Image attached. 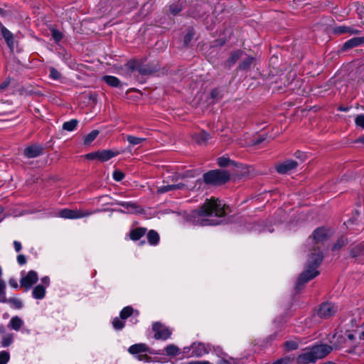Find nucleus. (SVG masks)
Wrapping results in <instances>:
<instances>
[{
  "mask_svg": "<svg viewBox=\"0 0 364 364\" xmlns=\"http://www.w3.org/2000/svg\"><path fill=\"white\" fill-rule=\"evenodd\" d=\"M230 160L228 157H225V156L220 157L218 159V165L221 167L227 166L230 164Z\"/></svg>",
  "mask_w": 364,
  "mask_h": 364,
  "instance_id": "obj_45",
  "label": "nucleus"
},
{
  "mask_svg": "<svg viewBox=\"0 0 364 364\" xmlns=\"http://www.w3.org/2000/svg\"><path fill=\"white\" fill-rule=\"evenodd\" d=\"M336 31L339 33H357L358 32V30H355L346 26H339L336 28Z\"/></svg>",
  "mask_w": 364,
  "mask_h": 364,
  "instance_id": "obj_40",
  "label": "nucleus"
},
{
  "mask_svg": "<svg viewBox=\"0 0 364 364\" xmlns=\"http://www.w3.org/2000/svg\"><path fill=\"white\" fill-rule=\"evenodd\" d=\"M0 29L1 35L3 36L7 46L11 50L14 49V41L13 34L0 22Z\"/></svg>",
  "mask_w": 364,
  "mask_h": 364,
  "instance_id": "obj_15",
  "label": "nucleus"
},
{
  "mask_svg": "<svg viewBox=\"0 0 364 364\" xmlns=\"http://www.w3.org/2000/svg\"><path fill=\"white\" fill-rule=\"evenodd\" d=\"M85 158L89 160H94V159L99 160V153H98V151L89 153L85 155Z\"/></svg>",
  "mask_w": 364,
  "mask_h": 364,
  "instance_id": "obj_51",
  "label": "nucleus"
},
{
  "mask_svg": "<svg viewBox=\"0 0 364 364\" xmlns=\"http://www.w3.org/2000/svg\"><path fill=\"white\" fill-rule=\"evenodd\" d=\"M254 61V58L252 57H247L245 58L242 62L240 64L239 68L241 70H247L250 68L251 65Z\"/></svg>",
  "mask_w": 364,
  "mask_h": 364,
  "instance_id": "obj_34",
  "label": "nucleus"
},
{
  "mask_svg": "<svg viewBox=\"0 0 364 364\" xmlns=\"http://www.w3.org/2000/svg\"><path fill=\"white\" fill-rule=\"evenodd\" d=\"M213 348V351L215 352V353L218 356V357H223V356H225V353L223 352L222 349L220 348V347H211V349Z\"/></svg>",
  "mask_w": 364,
  "mask_h": 364,
  "instance_id": "obj_52",
  "label": "nucleus"
},
{
  "mask_svg": "<svg viewBox=\"0 0 364 364\" xmlns=\"http://www.w3.org/2000/svg\"><path fill=\"white\" fill-rule=\"evenodd\" d=\"M146 233V229L136 228L132 230L130 233V237L133 240H139Z\"/></svg>",
  "mask_w": 364,
  "mask_h": 364,
  "instance_id": "obj_27",
  "label": "nucleus"
},
{
  "mask_svg": "<svg viewBox=\"0 0 364 364\" xmlns=\"http://www.w3.org/2000/svg\"><path fill=\"white\" fill-rule=\"evenodd\" d=\"M98 153L99 161H107L119 154L118 151L115 152L112 150H102L99 151Z\"/></svg>",
  "mask_w": 364,
  "mask_h": 364,
  "instance_id": "obj_23",
  "label": "nucleus"
},
{
  "mask_svg": "<svg viewBox=\"0 0 364 364\" xmlns=\"http://www.w3.org/2000/svg\"><path fill=\"white\" fill-rule=\"evenodd\" d=\"M211 351V346L200 342H194L191 346L184 347L182 353L185 357L200 358Z\"/></svg>",
  "mask_w": 364,
  "mask_h": 364,
  "instance_id": "obj_5",
  "label": "nucleus"
},
{
  "mask_svg": "<svg viewBox=\"0 0 364 364\" xmlns=\"http://www.w3.org/2000/svg\"><path fill=\"white\" fill-rule=\"evenodd\" d=\"M46 288L43 285L38 284L32 291V296L35 299H43L46 296Z\"/></svg>",
  "mask_w": 364,
  "mask_h": 364,
  "instance_id": "obj_22",
  "label": "nucleus"
},
{
  "mask_svg": "<svg viewBox=\"0 0 364 364\" xmlns=\"http://www.w3.org/2000/svg\"><path fill=\"white\" fill-rule=\"evenodd\" d=\"M139 315V311L137 310H134L132 306H129L123 308L119 314L120 318L122 320H125L131 316H133L134 318H136Z\"/></svg>",
  "mask_w": 364,
  "mask_h": 364,
  "instance_id": "obj_17",
  "label": "nucleus"
},
{
  "mask_svg": "<svg viewBox=\"0 0 364 364\" xmlns=\"http://www.w3.org/2000/svg\"><path fill=\"white\" fill-rule=\"evenodd\" d=\"M41 285H43L44 287H46V288H47L50 285V278L48 276L43 277L41 278Z\"/></svg>",
  "mask_w": 364,
  "mask_h": 364,
  "instance_id": "obj_55",
  "label": "nucleus"
},
{
  "mask_svg": "<svg viewBox=\"0 0 364 364\" xmlns=\"http://www.w3.org/2000/svg\"><path fill=\"white\" fill-rule=\"evenodd\" d=\"M264 140V137H259L258 139H257L255 142H254V144H257L262 141H263Z\"/></svg>",
  "mask_w": 364,
  "mask_h": 364,
  "instance_id": "obj_59",
  "label": "nucleus"
},
{
  "mask_svg": "<svg viewBox=\"0 0 364 364\" xmlns=\"http://www.w3.org/2000/svg\"><path fill=\"white\" fill-rule=\"evenodd\" d=\"M193 37V35L191 34V33H188L186 36H185V38H184V41L186 42V43H187L188 41H191V39Z\"/></svg>",
  "mask_w": 364,
  "mask_h": 364,
  "instance_id": "obj_58",
  "label": "nucleus"
},
{
  "mask_svg": "<svg viewBox=\"0 0 364 364\" xmlns=\"http://www.w3.org/2000/svg\"><path fill=\"white\" fill-rule=\"evenodd\" d=\"M6 284L4 281H0V302H6Z\"/></svg>",
  "mask_w": 364,
  "mask_h": 364,
  "instance_id": "obj_38",
  "label": "nucleus"
},
{
  "mask_svg": "<svg viewBox=\"0 0 364 364\" xmlns=\"http://www.w3.org/2000/svg\"><path fill=\"white\" fill-rule=\"evenodd\" d=\"M41 153L42 147L37 144L28 146L23 151L25 156L28 159L36 158L41 155Z\"/></svg>",
  "mask_w": 364,
  "mask_h": 364,
  "instance_id": "obj_12",
  "label": "nucleus"
},
{
  "mask_svg": "<svg viewBox=\"0 0 364 364\" xmlns=\"http://www.w3.org/2000/svg\"><path fill=\"white\" fill-rule=\"evenodd\" d=\"M6 301L12 304L16 309H21L23 306L22 301L17 298H10L9 300H6Z\"/></svg>",
  "mask_w": 364,
  "mask_h": 364,
  "instance_id": "obj_41",
  "label": "nucleus"
},
{
  "mask_svg": "<svg viewBox=\"0 0 364 364\" xmlns=\"http://www.w3.org/2000/svg\"><path fill=\"white\" fill-rule=\"evenodd\" d=\"M51 33H52L53 38L54 39V41L56 43L61 41V39L63 38V33L60 31H59L56 29H52Z\"/></svg>",
  "mask_w": 364,
  "mask_h": 364,
  "instance_id": "obj_43",
  "label": "nucleus"
},
{
  "mask_svg": "<svg viewBox=\"0 0 364 364\" xmlns=\"http://www.w3.org/2000/svg\"><path fill=\"white\" fill-rule=\"evenodd\" d=\"M186 176L175 174L171 177V184L163 185L157 188L156 192L159 194L165 193L175 190H193L196 186L202 183L201 181L196 180L194 183L189 182L186 179Z\"/></svg>",
  "mask_w": 364,
  "mask_h": 364,
  "instance_id": "obj_4",
  "label": "nucleus"
},
{
  "mask_svg": "<svg viewBox=\"0 0 364 364\" xmlns=\"http://www.w3.org/2000/svg\"><path fill=\"white\" fill-rule=\"evenodd\" d=\"M355 124L357 126L364 128V115L360 114L355 118Z\"/></svg>",
  "mask_w": 364,
  "mask_h": 364,
  "instance_id": "obj_49",
  "label": "nucleus"
},
{
  "mask_svg": "<svg viewBox=\"0 0 364 364\" xmlns=\"http://www.w3.org/2000/svg\"><path fill=\"white\" fill-rule=\"evenodd\" d=\"M136 359H137L139 361L144 362V363H149L151 362V358L149 357L146 353H141L139 355H136Z\"/></svg>",
  "mask_w": 364,
  "mask_h": 364,
  "instance_id": "obj_42",
  "label": "nucleus"
},
{
  "mask_svg": "<svg viewBox=\"0 0 364 364\" xmlns=\"http://www.w3.org/2000/svg\"><path fill=\"white\" fill-rule=\"evenodd\" d=\"M14 246L15 250L17 252H20L21 248H22L21 242H19L18 241H14Z\"/></svg>",
  "mask_w": 364,
  "mask_h": 364,
  "instance_id": "obj_56",
  "label": "nucleus"
},
{
  "mask_svg": "<svg viewBox=\"0 0 364 364\" xmlns=\"http://www.w3.org/2000/svg\"><path fill=\"white\" fill-rule=\"evenodd\" d=\"M358 141H360V142H362L364 144V135L361 137H360L358 139Z\"/></svg>",
  "mask_w": 364,
  "mask_h": 364,
  "instance_id": "obj_61",
  "label": "nucleus"
},
{
  "mask_svg": "<svg viewBox=\"0 0 364 364\" xmlns=\"http://www.w3.org/2000/svg\"><path fill=\"white\" fill-rule=\"evenodd\" d=\"M297 163L293 160H287L277 166L278 173L285 174L297 166Z\"/></svg>",
  "mask_w": 364,
  "mask_h": 364,
  "instance_id": "obj_11",
  "label": "nucleus"
},
{
  "mask_svg": "<svg viewBox=\"0 0 364 364\" xmlns=\"http://www.w3.org/2000/svg\"><path fill=\"white\" fill-rule=\"evenodd\" d=\"M228 173L223 170H213L203 174V181L207 184L218 185L229 180Z\"/></svg>",
  "mask_w": 364,
  "mask_h": 364,
  "instance_id": "obj_6",
  "label": "nucleus"
},
{
  "mask_svg": "<svg viewBox=\"0 0 364 364\" xmlns=\"http://www.w3.org/2000/svg\"><path fill=\"white\" fill-rule=\"evenodd\" d=\"M224 205L221 200L214 198L206 200L200 209L192 212L191 220L195 225L200 226L218 225L220 223L218 220L210 219L208 217L213 215L218 218L223 217Z\"/></svg>",
  "mask_w": 364,
  "mask_h": 364,
  "instance_id": "obj_1",
  "label": "nucleus"
},
{
  "mask_svg": "<svg viewBox=\"0 0 364 364\" xmlns=\"http://www.w3.org/2000/svg\"><path fill=\"white\" fill-rule=\"evenodd\" d=\"M153 330L155 332L154 338L156 339L166 340L171 335V331L160 323H155L153 325Z\"/></svg>",
  "mask_w": 364,
  "mask_h": 364,
  "instance_id": "obj_10",
  "label": "nucleus"
},
{
  "mask_svg": "<svg viewBox=\"0 0 364 364\" xmlns=\"http://www.w3.org/2000/svg\"><path fill=\"white\" fill-rule=\"evenodd\" d=\"M209 138L210 135L204 131L200 132V133L196 134L194 136L196 141L198 144L205 143L209 139Z\"/></svg>",
  "mask_w": 364,
  "mask_h": 364,
  "instance_id": "obj_28",
  "label": "nucleus"
},
{
  "mask_svg": "<svg viewBox=\"0 0 364 364\" xmlns=\"http://www.w3.org/2000/svg\"><path fill=\"white\" fill-rule=\"evenodd\" d=\"M10 85V79H6L2 83L0 84V92L6 91Z\"/></svg>",
  "mask_w": 364,
  "mask_h": 364,
  "instance_id": "obj_48",
  "label": "nucleus"
},
{
  "mask_svg": "<svg viewBox=\"0 0 364 364\" xmlns=\"http://www.w3.org/2000/svg\"><path fill=\"white\" fill-rule=\"evenodd\" d=\"M10 360V354L6 350L0 351V364H7Z\"/></svg>",
  "mask_w": 364,
  "mask_h": 364,
  "instance_id": "obj_39",
  "label": "nucleus"
},
{
  "mask_svg": "<svg viewBox=\"0 0 364 364\" xmlns=\"http://www.w3.org/2000/svg\"><path fill=\"white\" fill-rule=\"evenodd\" d=\"M17 262L21 265L25 264L26 263V258L23 255H18L17 256Z\"/></svg>",
  "mask_w": 364,
  "mask_h": 364,
  "instance_id": "obj_53",
  "label": "nucleus"
},
{
  "mask_svg": "<svg viewBox=\"0 0 364 364\" xmlns=\"http://www.w3.org/2000/svg\"><path fill=\"white\" fill-rule=\"evenodd\" d=\"M4 208L2 206H0V214L3 212Z\"/></svg>",
  "mask_w": 364,
  "mask_h": 364,
  "instance_id": "obj_63",
  "label": "nucleus"
},
{
  "mask_svg": "<svg viewBox=\"0 0 364 364\" xmlns=\"http://www.w3.org/2000/svg\"><path fill=\"white\" fill-rule=\"evenodd\" d=\"M113 178L116 181H121L124 178V174L123 172L119 171V170H115L114 172H113Z\"/></svg>",
  "mask_w": 364,
  "mask_h": 364,
  "instance_id": "obj_46",
  "label": "nucleus"
},
{
  "mask_svg": "<svg viewBox=\"0 0 364 364\" xmlns=\"http://www.w3.org/2000/svg\"><path fill=\"white\" fill-rule=\"evenodd\" d=\"M181 364H213V363H210L208 360H194V361L183 363Z\"/></svg>",
  "mask_w": 364,
  "mask_h": 364,
  "instance_id": "obj_54",
  "label": "nucleus"
},
{
  "mask_svg": "<svg viewBox=\"0 0 364 364\" xmlns=\"http://www.w3.org/2000/svg\"><path fill=\"white\" fill-rule=\"evenodd\" d=\"M98 134V130H92L91 132H90L84 137L83 144L86 146L90 145L97 138Z\"/></svg>",
  "mask_w": 364,
  "mask_h": 364,
  "instance_id": "obj_25",
  "label": "nucleus"
},
{
  "mask_svg": "<svg viewBox=\"0 0 364 364\" xmlns=\"http://www.w3.org/2000/svg\"><path fill=\"white\" fill-rule=\"evenodd\" d=\"M158 67L156 65H144L139 61L138 71L141 75H147L157 71Z\"/></svg>",
  "mask_w": 364,
  "mask_h": 364,
  "instance_id": "obj_18",
  "label": "nucleus"
},
{
  "mask_svg": "<svg viewBox=\"0 0 364 364\" xmlns=\"http://www.w3.org/2000/svg\"><path fill=\"white\" fill-rule=\"evenodd\" d=\"M9 284L14 289H18V284L17 282L15 279H11L9 280Z\"/></svg>",
  "mask_w": 364,
  "mask_h": 364,
  "instance_id": "obj_57",
  "label": "nucleus"
},
{
  "mask_svg": "<svg viewBox=\"0 0 364 364\" xmlns=\"http://www.w3.org/2000/svg\"><path fill=\"white\" fill-rule=\"evenodd\" d=\"M242 51L241 50H237L233 53H232L230 57L228 58L227 63L228 66L231 67L232 66L237 60L242 56Z\"/></svg>",
  "mask_w": 364,
  "mask_h": 364,
  "instance_id": "obj_26",
  "label": "nucleus"
},
{
  "mask_svg": "<svg viewBox=\"0 0 364 364\" xmlns=\"http://www.w3.org/2000/svg\"><path fill=\"white\" fill-rule=\"evenodd\" d=\"M126 139H127V141L129 142V144L132 146L138 145V144L144 142V141H146L145 138L136 137V136H134L132 135H127Z\"/></svg>",
  "mask_w": 364,
  "mask_h": 364,
  "instance_id": "obj_32",
  "label": "nucleus"
},
{
  "mask_svg": "<svg viewBox=\"0 0 364 364\" xmlns=\"http://www.w3.org/2000/svg\"><path fill=\"white\" fill-rule=\"evenodd\" d=\"M139 61L136 60H130L122 68V73L124 75H130L134 70H138Z\"/></svg>",
  "mask_w": 364,
  "mask_h": 364,
  "instance_id": "obj_16",
  "label": "nucleus"
},
{
  "mask_svg": "<svg viewBox=\"0 0 364 364\" xmlns=\"http://www.w3.org/2000/svg\"><path fill=\"white\" fill-rule=\"evenodd\" d=\"M38 276L36 272L29 271L25 276L21 278L20 284L26 290L29 289L38 281Z\"/></svg>",
  "mask_w": 364,
  "mask_h": 364,
  "instance_id": "obj_9",
  "label": "nucleus"
},
{
  "mask_svg": "<svg viewBox=\"0 0 364 364\" xmlns=\"http://www.w3.org/2000/svg\"><path fill=\"white\" fill-rule=\"evenodd\" d=\"M23 323L24 322L21 318L18 316H15L11 318L8 326L16 331H18L23 326Z\"/></svg>",
  "mask_w": 364,
  "mask_h": 364,
  "instance_id": "obj_20",
  "label": "nucleus"
},
{
  "mask_svg": "<svg viewBox=\"0 0 364 364\" xmlns=\"http://www.w3.org/2000/svg\"><path fill=\"white\" fill-rule=\"evenodd\" d=\"M294 361V358L293 356H284L277 360L272 364H292Z\"/></svg>",
  "mask_w": 364,
  "mask_h": 364,
  "instance_id": "obj_35",
  "label": "nucleus"
},
{
  "mask_svg": "<svg viewBox=\"0 0 364 364\" xmlns=\"http://www.w3.org/2000/svg\"><path fill=\"white\" fill-rule=\"evenodd\" d=\"M339 109H340L341 111H344V112H346V111H347L348 109L347 107H340V108H339Z\"/></svg>",
  "mask_w": 364,
  "mask_h": 364,
  "instance_id": "obj_62",
  "label": "nucleus"
},
{
  "mask_svg": "<svg viewBox=\"0 0 364 364\" xmlns=\"http://www.w3.org/2000/svg\"><path fill=\"white\" fill-rule=\"evenodd\" d=\"M147 239L150 245H155L159 240V235L156 231L150 230L147 235Z\"/></svg>",
  "mask_w": 364,
  "mask_h": 364,
  "instance_id": "obj_29",
  "label": "nucleus"
},
{
  "mask_svg": "<svg viewBox=\"0 0 364 364\" xmlns=\"http://www.w3.org/2000/svg\"><path fill=\"white\" fill-rule=\"evenodd\" d=\"M337 310L338 308L334 304L326 302L320 306L317 314L321 318H328L334 315Z\"/></svg>",
  "mask_w": 364,
  "mask_h": 364,
  "instance_id": "obj_8",
  "label": "nucleus"
},
{
  "mask_svg": "<svg viewBox=\"0 0 364 364\" xmlns=\"http://www.w3.org/2000/svg\"><path fill=\"white\" fill-rule=\"evenodd\" d=\"M214 94H215V91H213V92H211V95H212V97H214Z\"/></svg>",
  "mask_w": 364,
  "mask_h": 364,
  "instance_id": "obj_64",
  "label": "nucleus"
},
{
  "mask_svg": "<svg viewBox=\"0 0 364 364\" xmlns=\"http://www.w3.org/2000/svg\"><path fill=\"white\" fill-rule=\"evenodd\" d=\"M98 210L88 211L80 209L70 210L64 208L60 210L58 213V216L65 219H79L89 216Z\"/></svg>",
  "mask_w": 364,
  "mask_h": 364,
  "instance_id": "obj_7",
  "label": "nucleus"
},
{
  "mask_svg": "<svg viewBox=\"0 0 364 364\" xmlns=\"http://www.w3.org/2000/svg\"><path fill=\"white\" fill-rule=\"evenodd\" d=\"M328 237V232L323 228H317L314 230L312 235V240L315 244H319L326 240Z\"/></svg>",
  "mask_w": 364,
  "mask_h": 364,
  "instance_id": "obj_14",
  "label": "nucleus"
},
{
  "mask_svg": "<svg viewBox=\"0 0 364 364\" xmlns=\"http://www.w3.org/2000/svg\"><path fill=\"white\" fill-rule=\"evenodd\" d=\"M77 123L78 122L77 119H71L70 121L65 122L63 124V129L68 132H72L75 130Z\"/></svg>",
  "mask_w": 364,
  "mask_h": 364,
  "instance_id": "obj_31",
  "label": "nucleus"
},
{
  "mask_svg": "<svg viewBox=\"0 0 364 364\" xmlns=\"http://www.w3.org/2000/svg\"><path fill=\"white\" fill-rule=\"evenodd\" d=\"M128 352L130 354L134 355V357H136V355H139L141 353H150V349L144 343H136V344L132 345L128 348Z\"/></svg>",
  "mask_w": 364,
  "mask_h": 364,
  "instance_id": "obj_13",
  "label": "nucleus"
},
{
  "mask_svg": "<svg viewBox=\"0 0 364 364\" xmlns=\"http://www.w3.org/2000/svg\"><path fill=\"white\" fill-rule=\"evenodd\" d=\"M166 353L168 355H176L179 354V348L173 344L168 345L165 348Z\"/></svg>",
  "mask_w": 364,
  "mask_h": 364,
  "instance_id": "obj_33",
  "label": "nucleus"
},
{
  "mask_svg": "<svg viewBox=\"0 0 364 364\" xmlns=\"http://www.w3.org/2000/svg\"><path fill=\"white\" fill-rule=\"evenodd\" d=\"M117 204L124 207L128 213H139L141 210L140 208L133 202L119 201L117 202Z\"/></svg>",
  "mask_w": 364,
  "mask_h": 364,
  "instance_id": "obj_19",
  "label": "nucleus"
},
{
  "mask_svg": "<svg viewBox=\"0 0 364 364\" xmlns=\"http://www.w3.org/2000/svg\"><path fill=\"white\" fill-rule=\"evenodd\" d=\"M181 7L178 4H173L170 6V11L173 14H177L179 11H181Z\"/></svg>",
  "mask_w": 364,
  "mask_h": 364,
  "instance_id": "obj_50",
  "label": "nucleus"
},
{
  "mask_svg": "<svg viewBox=\"0 0 364 364\" xmlns=\"http://www.w3.org/2000/svg\"><path fill=\"white\" fill-rule=\"evenodd\" d=\"M364 43V37H355L347 41L343 45V49L347 50L353 47L358 46Z\"/></svg>",
  "mask_w": 364,
  "mask_h": 364,
  "instance_id": "obj_21",
  "label": "nucleus"
},
{
  "mask_svg": "<svg viewBox=\"0 0 364 364\" xmlns=\"http://www.w3.org/2000/svg\"><path fill=\"white\" fill-rule=\"evenodd\" d=\"M346 243V240L344 239L343 237H341L339 238L337 242H336V244L334 245L333 247V250H338L340 249L341 247H343V245H345Z\"/></svg>",
  "mask_w": 364,
  "mask_h": 364,
  "instance_id": "obj_47",
  "label": "nucleus"
},
{
  "mask_svg": "<svg viewBox=\"0 0 364 364\" xmlns=\"http://www.w3.org/2000/svg\"><path fill=\"white\" fill-rule=\"evenodd\" d=\"M218 364H230V363H229V361L223 358L219 361Z\"/></svg>",
  "mask_w": 364,
  "mask_h": 364,
  "instance_id": "obj_60",
  "label": "nucleus"
},
{
  "mask_svg": "<svg viewBox=\"0 0 364 364\" xmlns=\"http://www.w3.org/2000/svg\"><path fill=\"white\" fill-rule=\"evenodd\" d=\"M323 256L319 250H314L307 261V266L306 269L299 275L296 286V289H300V287L308 282L318 274L316 270L318 266L321 262Z\"/></svg>",
  "mask_w": 364,
  "mask_h": 364,
  "instance_id": "obj_3",
  "label": "nucleus"
},
{
  "mask_svg": "<svg viewBox=\"0 0 364 364\" xmlns=\"http://www.w3.org/2000/svg\"><path fill=\"white\" fill-rule=\"evenodd\" d=\"M124 320L115 317L112 320V326L115 330H122L124 327Z\"/></svg>",
  "mask_w": 364,
  "mask_h": 364,
  "instance_id": "obj_36",
  "label": "nucleus"
},
{
  "mask_svg": "<svg viewBox=\"0 0 364 364\" xmlns=\"http://www.w3.org/2000/svg\"><path fill=\"white\" fill-rule=\"evenodd\" d=\"M102 80L113 87H118L121 85L120 80L117 77L112 75H105L102 77Z\"/></svg>",
  "mask_w": 364,
  "mask_h": 364,
  "instance_id": "obj_24",
  "label": "nucleus"
},
{
  "mask_svg": "<svg viewBox=\"0 0 364 364\" xmlns=\"http://www.w3.org/2000/svg\"><path fill=\"white\" fill-rule=\"evenodd\" d=\"M50 77L53 80H58L60 78V73L54 68H50Z\"/></svg>",
  "mask_w": 364,
  "mask_h": 364,
  "instance_id": "obj_44",
  "label": "nucleus"
},
{
  "mask_svg": "<svg viewBox=\"0 0 364 364\" xmlns=\"http://www.w3.org/2000/svg\"><path fill=\"white\" fill-rule=\"evenodd\" d=\"M332 349V346L326 344L306 348L297 356L296 362L297 364L314 363L318 360L326 356Z\"/></svg>",
  "mask_w": 364,
  "mask_h": 364,
  "instance_id": "obj_2",
  "label": "nucleus"
},
{
  "mask_svg": "<svg viewBox=\"0 0 364 364\" xmlns=\"http://www.w3.org/2000/svg\"><path fill=\"white\" fill-rule=\"evenodd\" d=\"M299 344L295 341H288L284 343V347L287 350H293L298 348Z\"/></svg>",
  "mask_w": 364,
  "mask_h": 364,
  "instance_id": "obj_37",
  "label": "nucleus"
},
{
  "mask_svg": "<svg viewBox=\"0 0 364 364\" xmlns=\"http://www.w3.org/2000/svg\"><path fill=\"white\" fill-rule=\"evenodd\" d=\"M14 342V334L7 333L2 337L1 347L7 348L11 346Z\"/></svg>",
  "mask_w": 364,
  "mask_h": 364,
  "instance_id": "obj_30",
  "label": "nucleus"
}]
</instances>
